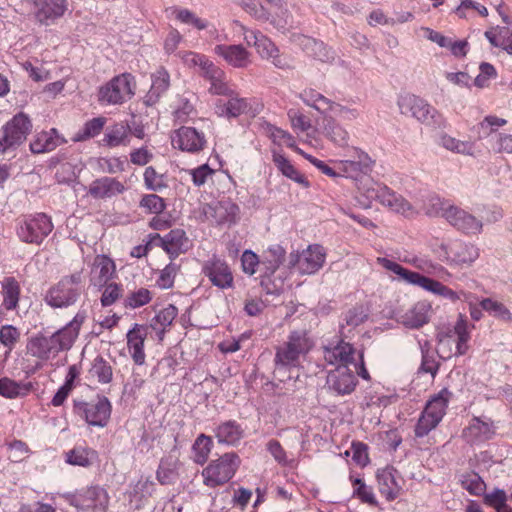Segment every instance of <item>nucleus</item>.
Wrapping results in <instances>:
<instances>
[{"label": "nucleus", "mask_w": 512, "mask_h": 512, "mask_svg": "<svg viewBox=\"0 0 512 512\" xmlns=\"http://www.w3.org/2000/svg\"><path fill=\"white\" fill-rule=\"evenodd\" d=\"M396 103L400 114L403 116L411 117L428 127L440 128L445 126L443 115L427 100L414 93H400Z\"/></svg>", "instance_id": "f257e3e1"}, {"label": "nucleus", "mask_w": 512, "mask_h": 512, "mask_svg": "<svg viewBox=\"0 0 512 512\" xmlns=\"http://www.w3.org/2000/svg\"><path fill=\"white\" fill-rule=\"evenodd\" d=\"M135 89V78L129 73H123L98 88L97 101L101 106L121 105L134 96Z\"/></svg>", "instance_id": "f03ea898"}, {"label": "nucleus", "mask_w": 512, "mask_h": 512, "mask_svg": "<svg viewBox=\"0 0 512 512\" xmlns=\"http://www.w3.org/2000/svg\"><path fill=\"white\" fill-rule=\"evenodd\" d=\"M241 460L234 452L224 453L210 461L202 470L203 484L209 488H216L228 483L236 474Z\"/></svg>", "instance_id": "7ed1b4c3"}, {"label": "nucleus", "mask_w": 512, "mask_h": 512, "mask_svg": "<svg viewBox=\"0 0 512 512\" xmlns=\"http://www.w3.org/2000/svg\"><path fill=\"white\" fill-rule=\"evenodd\" d=\"M234 26L243 34L246 44L255 48L261 59L281 69L288 67L287 61L281 55L279 48L270 38L260 31L250 30L238 22H234Z\"/></svg>", "instance_id": "20e7f679"}, {"label": "nucleus", "mask_w": 512, "mask_h": 512, "mask_svg": "<svg viewBox=\"0 0 512 512\" xmlns=\"http://www.w3.org/2000/svg\"><path fill=\"white\" fill-rule=\"evenodd\" d=\"M450 398L451 392L443 388L439 393L428 400L415 427V435L417 437L427 435L438 426L446 413Z\"/></svg>", "instance_id": "39448f33"}, {"label": "nucleus", "mask_w": 512, "mask_h": 512, "mask_svg": "<svg viewBox=\"0 0 512 512\" xmlns=\"http://www.w3.org/2000/svg\"><path fill=\"white\" fill-rule=\"evenodd\" d=\"M434 253L440 260L459 268L469 267L479 255L474 245L459 240L442 242Z\"/></svg>", "instance_id": "423d86ee"}, {"label": "nucleus", "mask_w": 512, "mask_h": 512, "mask_svg": "<svg viewBox=\"0 0 512 512\" xmlns=\"http://www.w3.org/2000/svg\"><path fill=\"white\" fill-rule=\"evenodd\" d=\"M52 230L53 223L50 217L44 213H35L24 216L19 221L16 233L22 242L39 245Z\"/></svg>", "instance_id": "0eeeda50"}, {"label": "nucleus", "mask_w": 512, "mask_h": 512, "mask_svg": "<svg viewBox=\"0 0 512 512\" xmlns=\"http://www.w3.org/2000/svg\"><path fill=\"white\" fill-rule=\"evenodd\" d=\"M359 358L360 366H342L329 371L327 375V386L331 391L338 395L352 393L357 384L355 374L361 376L363 379H369V373L364 366L362 355H359Z\"/></svg>", "instance_id": "6e6552de"}, {"label": "nucleus", "mask_w": 512, "mask_h": 512, "mask_svg": "<svg viewBox=\"0 0 512 512\" xmlns=\"http://www.w3.org/2000/svg\"><path fill=\"white\" fill-rule=\"evenodd\" d=\"M81 273H75L62 278L55 286L51 287L45 296L48 305L55 308H62L73 305L79 295V284Z\"/></svg>", "instance_id": "1a4fd4ad"}, {"label": "nucleus", "mask_w": 512, "mask_h": 512, "mask_svg": "<svg viewBox=\"0 0 512 512\" xmlns=\"http://www.w3.org/2000/svg\"><path fill=\"white\" fill-rule=\"evenodd\" d=\"M365 192L367 201L362 202V205L365 207H369L372 200H378L381 204L387 206L392 211L405 216H412L416 212L402 196L395 194L384 185L371 183L367 186Z\"/></svg>", "instance_id": "9d476101"}, {"label": "nucleus", "mask_w": 512, "mask_h": 512, "mask_svg": "<svg viewBox=\"0 0 512 512\" xmlns=\"http://www.w3.org/2000/svg\"><path fill=\"white\" fill-rule=\"evenodd\" d=\"M299 98L307 106L315 109L323 115H335L343 119H353L357 117L354 109L347 108L341 104L335 103L313 88H305L299 93Z\"/></svg>", "instance_id": "9b49d317"}, {"label": "nucleus", "mask_w": 512, "mask_h": 512, "mask_svg": "<svg viewBox=\"0 0 512 512\" xmlns=\"http://www.w3.org/2000/svg\"><path fill=\"white\" fill-rule=\"evenodd\" d=\"M313 347V342L306 332H292L288 341L276 353L278 363L286 366H295Z\"/></svg>", "instance_id": "f8f14e48"}, {"label": "nucleus", "mask_w": 512, "mask_h": 512, "mask_svg": "<svg viewBox=\"0 0 512 512\" xmlns=\"http://www.w3.org/2000/svg\"><path fill=\"white\" fill-rule=\"evenodd\" d=\"M263 110V104L255 98H241L233 92L227 101L218 100L215 104V113L219 117L232 118L241 114L255 117Z\"/></svg>", "instance_id": "ddd939ff"}, {"label": "nucleus", "mask_w": 512, "mask_h": 512, "mask_svg": "<svg viewBox=\"0 0 512 512\" xmlns=\"http://www.w3.org/2000/svg\"><path fill=\"white\" fill-rule=\"evenodd\" d=\"M31 129L29 118L19 113L3 127V136L0 138V153H5L9 149L20 145Z\"/></svg>", "instance_id": "4468645a"}, {"label": "nucleus", "mask_w": 512, "mask_h": 512, "mask_svg": "<svg viewBox=\"0 0 512 512\" xmlns=\"http://www.w3.org/2000/svg\"><path fill=\"white\" fill-rule=\"evenodd\" d=\"M76 412L83 417L89 425L104 427L111 414V405L107 398L98 397L92 402H77Z\"/></svg>", "instance_id": "2eb2a0df"}, {"label": "nucleus", "mask_w": 512, "mask_h": 512, "mask_svg": "<svg viewBox=\"0 0 512 512\" xmlns=\"http://www.w3.org/2000/svg\"><path fill=\"white\" fill-rule=\"evenodd\" d=\"M326 260V251L319 244L309 245L296 255L294 266L301 274H314L320 270Z\"/></svg>", "instance_id": "dca6fc26"}, {"label": "nucleus", "mask_w": 512, "mask_h": 512, "mask_svg": "<svg viewBox=\"0 0 512 512\" xmlns=\"http://www.w3.org/2000/svg\"><path fill=\"white\" fill-rule=\"evenodd\" d=\"M340 176L357 178L371 165V159L365 152L352 148L348 151V158L332 161Z\"/></svg>", "instance_id": "f3484780"}, {"label": "nucleus", "mask_w": 512, "mask_h": 512, "mask_svg": "<svg viewBox=\"0 0 512 512\" xmlns=\"http://www.w3.org/2000/svg\"><path fill=\"white\" fill-rule=\"evenodd\" d=\"M433 313L428 300H419L407 308L398 317V322L410 329H418L429 323Z\"/></svg>", "instance_id": "a211bd4d"}, {"label": "nucleus", "mask_w": 512, "mask_h": 512, "mask_svg": "<svg viewBox=\"0 0 512 512\" xmlns=\"http://www.w3.org/2000/svg\"><path fill=\"white\" fill-rule=\"evenodd\" d=\"M214 54L234 68H247L252 63V54L241 44H218Z\"/></svg>", "instance_id": "6ab92c4d"}, {"label": "nucleus", "mask_w": 512, "mask_h": 512, "mask_svg": "<svg viewBox=\"0 0 512 512\" xmlns=\"http://www.w3.org/2000/svg\"><path fill=\"white\" fill-rule=\"evenodd\" d=\"M203 273L211 283L220 288L228 289L233 286V275L228 264L218 258H212L203 265Z\"/></svg>", "instance_id": "aec40b11"}, {"label": "nucleus", "mask_w": 512, "mask_h": 512, "mask_svg": "<svg viewBox=\"0 0 512 512\" xmlns=\"http://www.w3.org/2000/svg\"><path fill=\"white\" fill-rule=\"evenodd\" d=\"M324 359L335 368L360 366V363L356 360L355 349L349 343L343 341L333 347H325Z\"/></svg>", "instance_id": "412c9836"}, {"label": "nucleus", "mask_w": 512, "mask_h": 512, "mask_svg": "<svg viewBox=\"0 0 512 512\" xmlns=\"http://www.w3.org/2000/svg\"><path fill=\"white\" fill-rule=\"evenodd\" d=\"M35 17L44 25H50L68 10L67 0H33Z\"/></svg>", "instance_id": "4be33fe9"}, {"label": "nucleus", "mask_w": 512, "mask_h": 512, "mask_svg": "<svg viewBox=\"0 0 512 512\" xmlns=\"http://www.w3.org/2000/svg\"><path fill=\"white\" fill-rule=\"evenodd\" d=\"M442 217L456 228L469 234H477L482 230L480 220L456 206H447Z\"/></svg>", "instance_id": "5701e85b"}, {"label": "nucleus", "mask_w": 512, "mask_h": 512, "mask_svg": "<svg viewBox=\"0 0 512 512\" xmlns=\"http://www.w3.org/2000/svg\"><path fill=\"white\" fill-rule=\"evenodd\" d=\"M173 147L182 151L197 152L204 147V135L192 127H181L171 136Z\"/></svg>", "instance_id": "b1692460"}, {"label": "nucleus", "mask_w": 512, "mask_h": 512, "mask_svg": "<svg viewBox=\"0 0 512 512\" xmlns=\"http://www.w3.org/2000/svg\"><path fill=\"white\" fill-rule=\"evenodd\" d=\"M85 319V313L78 312L64 328L58 330L51 336L58 352L69 349L72 346Z\"/></svg>", "instance_id": "393cba45"}, {"label": "nucleus", "mask_w": 512, "mask_h": 512, "mask_svg": "<svg viewBox=\"0 0 512 512\" xmlns=\"http://www.w3.org/2000/svg\"><path fill=\"white\" fill-rule=\"evenodd\" d=\"M107 492L100 487H91L75 497L76 506L83 510L104 511L108 506Z\"/></svg>", "instance_id": "a878e982"}, {"label": "nucleus", "mask_w": 512, "mask_h": 512, "mask_svg": "<svg viewBox=\"0 0 512 512\" xmlns=\"http://www.w3.org/2000/svg\"><path fill=\"white\" fill-rule=\"evenodd\" d=\"M204 213L218 224L235 222L239 207L229 199L221 200L204 207Z\"/></svg>", "instance_id": "bb28decb"}, {"label": "nucleus", "mask_w": 512, "mask_h": 512, "mask_svg": "<svg viewBox=\"0 0 512 512\" xmlns=\"http://www.w3.org/2000/svg\"><path fill=\"white\" fill-rule=\"evenodd\" d=\"M377 480L380 493L389 501L394 500L401 492V478L392 467L378 471Z\"/></svg>", "instance_id": "cd10ccee"}, {"label": "nucleus", "mask_w": 512, "mask_h": 512, "mask_svg": "<svg viewBox=\"0 0 512 512\" xmlns=\"http://www.w3.org/2000/svg\"><path fill=\"white\" fill-rule=\"evenodd\" d=\"M162 248L171 258L187 252L191 247V241L182 229L171 230L163 238H160Z\"/></svg>", "instance_id": "c85d7f7f"}, {"label": "nucleus", "mask_w": 512, "mask_h": 512, "mask_svg": "<svg viewBox=\"0 0 512 512\" xmlns=\"http://www.w3.org/2000/svg\"><path fill=\"white\" fill-rule=\"evenodd\" d=\"M115 273L114 261L105 255H97L92 264L90 281L94 286H102L112 279Z\"/></svg>", "instance_id": "c756f323"}, {"label": "nucleus", "mask_w": 512, "mask_h": 512, "mask_svg": "<svg viewBox=\"0 0 512 512\" xmlns=\"http://www.w3.org/2000/svg\"><path fill=\"white\" fill-rule=\"evenodd\" d=\"M146 336L147 328L138 324L127 333L128 350L137 365H143L145 362L144 342Z\"/></svg>", "instance_id": "7c9ffc66"}, {"label": "nucleus", "mask_w": 512, "mask_h": 512, "mask_svg": "<svg viewBox=\"0 0 512 512\" xmlns=\"http://www.w3.org/2000/svg\"><path fill=\"white\" fill-rule=\"evenodd\" d=\"M27 353L40 361H47L56 356L58 351L51 336L37 335L28 340Z\"/></svg>", "instance_id": "2f4dec72"}, {"label": "nucleus", "mask_w": 512, "mask_h": 512, "mask_svg": "<svg viewBox=\"0 0 512 512\" xmlns=\"http://www.w3.org/2000/svg\"><path fill=\"white\" fill-rule=\"evenodd\" d=\"M64 143H66V140L53 128L49 131L37 133L30 143V149L36 154L46 153L53 151Z\"/></svg>", "instance_id": "473e14b6"}, {"label": "nucleus", "mask_w": 512, "mask_h": 512, "mask_svg": "<svg viewBox=\"0 0 512 512\" xmlns=\"http://www.w3.org/2000/svg\"><path fill=\"white\" fill-rule=\"evenodd\" d=\"M272 161L278 171L286 178L294 181L303 188H308L310 186V182L307 180L305 175L296 169L290 160L281 152L274 150L272 152Z\"/></svg>", "instance_id": "72a5a7b5"}, {"label": "nucleus", "mask_w": 512, "mask_h": 512, "mask_svg": "<svg viewBox=\"0 0 512 512\" xmlns=\"http://www.w3.org/2000/svg\"><path fill=\"white\" fill-rule=\"evenodd\" d=\"M169 86V73L164 68H159L152 75V85L147 95L145 96V103L147 105L155 104L160 99V97L168 90Z\"/></svg>", "instance_id": "f704fd0d"}, {"label": "nucleus", "mask_w": 512, "mask_h": 512, "mask_svg": "<svg viewBox=\"0 0 512 512\" xmlns=\"http://www.w3.org/2000/svg\"><path fill=\"white\" fill-rule=\"evenodd\" d=\"M125 187L113 178H102L94 181L89 187V194L94 198L112 197L122 193Z\"/></svg>", "instance_id": "c9c22d12"}, {"label": "nucleus", "mask_w": 512, "mask_h": 512, "mask_svg": "<svg viewBox=\"0 0 512 512\" xmlns=\"http://www.w3.org/2000/svg\"><path fill=\"white\" fill-rule=\"evenodd\" d=\"M179 466V457L175 452L163 457L156 472L157 480L161 484L173 483L178 475Z\"/></svg>", "instance_id": "e433bc0d"}, {"label": "nucleus", "mask_w": 512, "mask_h": 512, "mask_svg": "<svg viewBox=\"0 0 512 512\" xmlns=\"http://www.w3.org/2000/svg\"><path fill=\"white\" fill-rule=\"evenodd\" d=\"M439 144L453 153L475 157L478 153L476 144L471 140H461L448 134L440 137Z\"/></svg>", "instance_id": "4c0bfd02"}, {"label": "nucleus", "mask_w": 512, "mask_h": 512, "mask_svg": "<svg viewBox=\"0 0 512 512\" xmlns=\"http://www.w3.org/2000/svg\"><path fill=\"white\" fill-rule=\"evenodd\" d=\"M177 314V308L174 305L169 304L159 310L152 319L150 326L156 332L160 341L163 340L165 332L171 326Z\"/></svg>", "instance_id": "58836bf2"}, {"label": "nucleus", "mask_w": 512, "mask_h": 512, "mask_svg": "<svg viewBox=\"0 0 512 512\" xmlns=\"http://www.w3.org/2000/svg\"><path fill=\"white\" fill-rule=\"evenodd\" d=\"M471 328L466 317L460 314L453 329L448 330L456 340L455 348L457 355H463L467 352Z\"/></svg>", "instance_id": "ea45409f"}, {"label": "nucleus", "mask_w": 512, "mask_h": 512, "mask_svg": "<svg viewBox=\"0 0 512 512\" xmlns=\"http://www.w3.org/2000/svg\"><path fill=\"white\" fill-rule=\"evenodd\" d=\"M377 261L383 268L398 275L402 281L418 287L421 284V281L424 277V275L421 273L408 270L402 267L400 264L387 258H378Z\"/></svg>", "instance_id": "a19ab883"}, {"label": "nucleus", "mask_w": 512, "mask_h": 512, "mask_svg": "<svg viewBox=\"0 0 512 512\" xmlns=\"http://www.w3.org/2000/svg\"><path fill=\"white\" fill-rule=\"evenodd\" d=\"M377 261L383 268L398 275L402 281L418 287L421 284V281L424 277V275L421 273L408 270L402 267L400 264L387 258H378Z\"/></svg>", "instance_id": "79ce46f5"}, {"label": "nucleus", "mask_w": 512, "mask_h": 512, "mask_svg": "<svg viewBox=\"0 0 512 512\" xmlns=\"http://www.w3.org/2000/svg\"><path fill=\"white\" fill-rule=\"evenodd\" d=\"M425 291H428L434 295L444 297L451 302L455 303L461 299V291L457 292L448 286L442 284L440 281L430 278L428 276L423 277L421 284L419 285Z\"/></svg>", "instance_id": "37998d69"}, {"label": "nucleus", "mask_w": 512, "mask_h": 512, "mask_svg": "<svg viewBox=\"0 0 512 512\" xmlns=\"http://www.w3.org/2000/svg\"><path fill=\"white\" fill-rule=\"evenodd\" d=\"M180 58L187 67L192 69L199 68L202 75L205 73H219V68L204 55L186 51L180 53Z\"/></svg>", "instance_id": "c03bdc74"}, {"label": "nucleus", "mask_w": 512, "mask_h": 512, "mask_svg": "<svg viewBox=\"0 0 512 512\" xmlns=\"http://www.w3.org/2000/svg\"><path fill=\"white\" fill-rule=\"evenodd\" d=\"M97 459V452L85 446H77L65 453L66 463L74 466L89 467Z\"/></svg>", "instance_id": "a18cd8bd"}, {"label": "nucleus", "mask_w": 512, "mask_h": 512, "mask_svg": "<svg viewBox=\"0 0 512 512\" xmlns=\"http://www.w3.org/2000/svg\"><path fill=\"white\" fill-rule=\"evenodd\" d=\"M131 129L124 122L115 123L110 126L103 138V143L108 147L127 145Z\"/></svg>", "instance_id": "49530a36"}, {"label": "nucleus", "mask_w": 512, "mask_h": 512, "mask_svg": "<svg viewBox=\"0 0 512 512\" xmlns=\"http://www.w3.org/2000/svg\"><path fill=\"white\" fill-rule=\"evenodd\" d=\"M485 37L494 47H499L512 55V31L507 27H492L485 32Z\"/></svg>", "instance_id": "de8ad7c7"}, {"label": "nucleus", "mask_w": 512, "mask_h": 512, "mask_svg": "<svg viewBox=\"0 0 512 512\" xmlns=\"http://www.w3.org/2000/svg\"><path fill=\"white\" fill-rule=\"evenodd\" d=\"M493 433L492 424L480 418L472 419L469 426L463 432L464 436L469 441L486 440L489 439Z\"/></svg>", "instance_id": "09e8293b"}, {"label": "nucleus", "mask_w": 512, "mask_h": 512, "mask_svg": "<svg viewBox=\"0 0 512 512\" xmlns=\"http://www.w3.org/2000/svg\"><path fill=\"white\" fill-rule=\"evenodd\" d=\"M243 437V429L233 421L225 422L216 429L219 443L236 445Z\"/></svg>", "instance_id": "8fccbe9b"}, {"label": "nucleus", "mask_w": 512, "mask_h": 512, "mask_svg": "<svg viewBox=\"0 0 512 512\" xmlns=\"http://www.w3.org/2000/svg\"><path fill=\"white\" fill-rule=\"evenodd\" d=\"M268 20L276 29L283 32L293 24V16L288 11L285 3L270 7Z\"/></svg>", "instance_id": "3c124183"}, {"label": "nucleus", "mask_w": 512, "mask_h": 512, "mask_svg": "<svg viewBox=\"0 0 512 512\" xmlns=\"http://www.w3.org/2000/svg\"><path fill=\"white\" fill-rule=\"evenodd\" d=\"M324 116L322 128L326 136L337 145H345L348 140L347 131L334 121L333 117H336L335 115L328 114Z\"/></svg>", "instance_id": "603ef678"}, {"label": "nucleus", "mask_w": 512, "mask_h": 512, "mask_svg": "<svg viewBox=\"0 0 512 512\" xmlns=\"http://www.w3.org/2000/svg\"><path fill=\"white\" fill-rule=\"evenodd\" d=\"M3 306L6 310H13L18 306L20 285L14 278H6L2 282Z\"/></svg>", "instance_id": "864d4df0"}, {"label": "nucleus", "mask_w": 512, "mask_h": 512, "mask_svg": "<svg viewBox=\"0 0 512 512\" xmlns=\"http://www.w3.org/2000/svg\"><path fill=\"white\" fill-rule=\"evenodd\" d=\"M106 124L105 117H96L88 120L83 127L73 136L74 142H81L100 134Z\"/></svg>", "instance_id": "5fc2aeb1"}, {"label": "nucleus", "mask_w": 512, "mask_h": 512, "mask_svg": "<svg viewBox=\"0 0 512 512\" xmlns=\"http://www.w3.org/2000/svg\"><path fill=\"white\" fill-rule=\"evenodd\" d=\"M30 388V384L18 383L6 377L0 379V395L5 398L13 399L25 396L29 393Z\"/></svg>", "instance_id": "6e6d98bb"}, {"label": "nucleus", "mask_w": 512, "mask_h": 512, "mask_svg": "<svg viewBox=\"0 0 512 512\" xmlns=\"http://www.w3.org/2000/svg\"><path fill=\"white\" fill-rule=\"evenodd\" d=\"M212 447L213 442L211 437L204 434L199 435L192 448L194 453V462L200 465L204 464L212 451Z\"/></svg>", "instance_id": "4d7b16f0"}, {"label": "nucleus", "mask_w": 512, "mask_h": 512, "mask_svg": "<svg viewBox=\"0 0 512 512\" xmlns=\"http://www.w3.org/2000/svg\"><path fill=\"white\" fill-rule=\"evenodd\" d=\"M285 256V251L281 246H273L269 248L263 256L261 265L266 267V273H274L275 270L282 264Z\"/></svg>", "instance_id": "13d9d810"}, {"label": "nucleus", "mask_w": 512, "mask_h": 512, "mask_svg": "<svg viewBox=\"0 0 512 512\" xmlns=\"http://www.w3.org/2000/svg\"><path fill=\"white\" fill-rule=\"evenodd\" d=\"M20 331L12 325H4L0 328V343L6 348L5 358H9L11 351L20 340Z\"/></svg>", "instance_id": "bf43d9fd"}, {"label": "nucleus", "mask_w": 512, "mask_h": 512, "mask_svg": "<svg viewBox=\"0 0 512 512\" xmlns=\"http://www.w3.org/2000/svg\"><path fill=\"white\" fill-rule=\"evenodd\" d=\"M205 78H207L211 85L209 87V92L211 94L215 95H232L233 90L231 87L224 81V72L219 68V73H205L203 75Z\"/></svg>", "instance_id": "052dcab7"}, {"label": "nucleus", "mask_w": 512, "mask_h": 512, "mask_svg": "<svg viewBox=\"0 0 512 512\" xmlns=\"http://www.w3.org/2000/svg\"><path fill=\"white\" fill-rule=\"evenodd\" d=\"M480 305L485 311L494 317L507 322L512 321V313L501 302L491 298H485L481 300Z\"/></svg>", "instance_id": "680f3d73"}, {"label": "nucleus", "mask_w": 512, "mask_h": 512, "mask_svg": "<svg viewBox=\"0 0 512 512\" xmlns=\"http://www.w3.org/2000/svg\"><path fill=\"white\" fill-rule=\"evenodd\" d=\"M506 502L507 495L504 490L494 489L484 494V503L493 507L496 512H512Z\"/></svg>", "instance_id": "e2e57ef3"}, {"label": "nucleus", "mask_w": 512, "mask_h": 512, "mask_svg": "<svg viewBox=\"0 0 512 512\" xmlns=\"http://www.w3.org/2000/svg\"><path fill=\"white\" fill-rule=\"evenodd\" d=\"M174 18L186 25H191L198 30H203L208 27V22L204 19L199 18L193 12L187 9H176L173 11Z\"/></svg>", "instance_id": "0e129e2a"}, {"label": "nucleus", "mask_w": 512, "mask_h": 512, "mask_svg": "<svg viewBox=\"0 0 512 512\" xmlns=\"http://www.w3.org/2000/svg\"><path fill=\"white\" fill-rule=\"evenodd\" d=\"M455 345L456 340L449 331L438 335L437 352L442 358L447 359L457 355Z\"/></svg>", "instance_id": "69168bd1"}, {"label": "nucleus", "mask_w": 512, "mask_h": 512, "mask_svg": "<svg viewBox=\"0 0 512 512\" xmlns=\"http://www.w3.org/2000/svg\"><path fill=\"white\" fill-rule=\"evenodd\" d=\"M90 374L101 383H109L112 379V368L102 358H96L90 369Z\"/></svg>", "instance_id": "338daca9"}, {"label": "nucleus", "mask_w": 512, "mask_h": 512, "mask_svg": "<svg viewBox=\"0 0 512 512\" xmlns=\"http://www.w3.org/2000/svg\"><path fill=\"white\" fill-rule=\"evenodd\" d=\"M152 299L151 292L146 288H139L131 292L126 300L125 305L130 308H138L148 304Z\"/></svg>", "instance_id": "774afa93"}]
</instances>
